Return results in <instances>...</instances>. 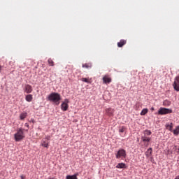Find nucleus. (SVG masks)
<instances>
[{
  "mask_svg": "<svg viewBox=\"0 0 179 179\" xmlns=\"http://www.w3.org/2000/svg\"><path fill=\"white\" fill-rule=\"evenodd\" d=\"M148 108H143L141 113V115H146L148 114Z\"/></svg>",
  "mask_w": 179,
  "mask_h": 179,
  "instance_id": "obj_19",
  "label": "nucleus"
},
{
  "mask_svg": "<svg viewBox=\"0 0 179 179\" xmlns=\"http://www.w3.org/2000/svg\"><path fill=\"white\" fill-rule=\"evenodd\" d=\"M82 82H85V83H90L88 80H87V78H83L81 79Z\"/></svg>",
  "mask_w": 179,
  "mask_h": 179,
  "instance_id": "obj_24",
  "label": "nucleus"
},
{
  "mask_svg": "<svg viewBox=\"0 0 179 179\" xmlns=\"http://www.w3.org/2000/svg\"><path fill=\"white\" fill-rule=\"evenodd\" d=\"M15 142H20L22 139H24V132L22 128L17 131V133L14 134Z\"/></svg>",
  "mask_w": 179,
  "mask_h": 179,
  "instance_id": "obj_2",
  "label": "nucleus"
},
{
  "mask_svg": "<svg viewBox=\"0 0 179 179\" xmlns=\"http://www.w3.org/2000/svg\"><path fill=\"white\" fill-rule=\"evenodd\" d=\"M26 101H28V103H30L33 101V95L28 94L25 96Z\"/></svg>",
  "mask_w": 179,
  "mask_h": 179,
  "instance_id": "obj_11",
  "label": "nucleus"
},
{
  "mask_svg": "<svg viewBox=\"0 0 179 179\" xmlns=\"http://www.w3.org/2000/svg\"><path fill=\"white\" fill-rule=\"evenodd\" d=\"M50 143L48 142L47 141H45V139L42 140L41 145L43 146V148H46L47 149H48V146H49Z\"/></svg>",
  "mask_w": 179,
  "mask_h": 179,
  "instance_id": "obj_9",
  "label": "nucleus"
},
{
  "mask_svg": "<svg viewBox=\"0 0 179 179\" xmlns=\"http://www.w3.org/2000/svg\"><path fill=\"white\" fill-rule=\"evenodd\" d=\"M2 70V66H0V72Z\"/></svg>",
  "mask_w": 179,
  "mask_h": 179,
  "instance_id": "obj_31",
  "label": "nucleus"
},
{
  "mask_svg": "<svg viewBox=\"0 0 179 179\" xmlns=\"http://www.w3.org/2000/svg\"><path fill=\"white\" fill-rule=\"evenodd\" d=\"M144 136H149V135H152V131H150V130H145L144 131Z\"/></svg>",
  "mask_w": 179,
  "mask_h": 179,
  "instance_id": "obj_22",
  "label": "nucleus"
},
{
  "mask_svg": "<svg viewBox=\"0 0 179 179\" xmlns=\"http://www.w3.org/2000/svg\"><path fill=\"white\" fill-rule=\"evenodd\" d=\"M141 139H142L143 142H150V138L146 137V136H143L141 137Z\"/></svg>",
  "mask_w": 179,
  "mask_h": 179,
  "instance_id": "obj_14",
  "label": "nucleus"
},
{
  "mask_svg": "<svg viewBox=\"0 0 179 179\" xmlns=\"http://www.w3.org/2000/svg\"><path fill=\"white\" fill-rule=\"evenodd\" d=\"M24 127H27V128H29V124L28 123H25L24 124Z\"/></svg>",
  "mask_w": 179,
  "mask_h": 179,
  "instance_id": "obj_28",
  "label": "nucleus"
},
{
  "mask_svg": "<svg viewBox=\"0 0 179 179\" xmlns=\"http://www.w3.org/2000/svg\"><path fill=\"white\" fill-rule=\"evenodd\" d=\"M21 178H24L23 177V176H21Z\"/></svg>",
  "mask_w": 179,
  "mask_h": 179,
  "instance_id": "obj_32",
  "label": "nucleus"
},
{
  "mask_svg": "<svg viewBox=\"0 0 179 179\" xmlns=\"http://www.w3.org/2000/svg\"><path fill=\"white\" fill-rule=\"evenodd\" d=\"M48 62L50 66H54V61H52V59H48Z\"/></svg>",
  "mask_w": 179,
  "mask_h": 179,
  "instance_id": "obj_21",
  "label": "nucleus"
},
{
  "mask_svg": "<svg viewBox=\"0 0 179 179\" xmlns=\"http://www.w3.org/2000/svg\"><path fill=\"white\" fill-rule=\"evenodd\" d=\"M173 87L176 92H179V76L176 77L174 83L173 84Z\"/></svg>",
  "mask_w": 179,
  "mask_h": 179,
  "instance_id": "obj_5",
  "label": "nucleus"
},
{
  "mask_svg": "<svg viewBox=\"0 0 179 179\" xmlns=\"http://www.w3.org/2000/svg\"><path fill=\"white\" fill-rule=\"evenodd\" d=\"M174 149H175L176 153H179V147H177V145H175Z\"/></svg>",
  "mask_w": 179,
  "mask_h": 179,
  "instance_id": "obj_25",
  "label": "nucleus"
},
{
  "mask_svg": "<svg viewBox=\"0 0 179 179\" xmlns=\"http://www.w3.org/2000/svg\"><path fill=\"white\" fill-rule=\"evenodd\" d=\"M78 176H79L78 173H75L74 175H69L66 176V179H78Z\"/></svg>",
  "mask_w": 179,
  "mask_h": 179,
  "instance_id": "obj_12",
  "label": "nucleus"
},
{
  "mask_svg": "<svg viewBox=\"0 0 179 179\" xmlns=\"http://www.w3.org/2000/svg\"><path fill=\"white\" fill-rule=\"evenodd\" d=\"M26 117H27V113H22L20 115V118L22 120H24V118H26Z\"/></svg>",
  "mask_w": 179,
  "mask_h": 179,
  "instance_id": "obj_16",
  "label": "nucleus"
},
{
  "mask_svg": "<svg viewBox=\"0 0 179 179\" xmlns=\"http://www.w3.org/2000/svg\"><path fill=\"white\" fill-rule=\"evenodd\" d=\"M48 100L55 103L58 106L61 100V95L57 92H52L48 96Z\"/></svg>",
  "mask_w": 179,
  "mask_h": 179,
  "instance_id": "obj_1",
  "label": "nucleus"
},
{
  "mask_svg": "<svg viewBox=\"0 0 179 179\" xmlns=\"http://www.w3.org/2000/svg\"><path fill=\"white\" fill-rule=\"evenodd\" d=\"M127 44V41L122 39L120 42L117 43V45H125Z\"/></svg>",
  "mask_w": 179,
  "mask_h": 179,
  "instance_id": "obj_17",
  "label": "nucleus"
},
{
  "mask_svg": "<svg viewBox=\"0 0 179 179\" xmlns=\"http://www.w3.org/2000/svg\"><path fill=\"white\" fill-rule=\"evenodd\" d=\"M173 113V110L166 108H160L158 110V114L159 115H164L166 114H171Z\"/></svg>",
  "mask_w": 179,
  "mask_h": 179,
  "instance_id": "obj_4",
  "label": "nucleus"
},
{
  "mask_svg": "<svg viewBox=\"0 0 179 179\" xmlns=\"http://www.w3.org/2000/svg\"><path fill=\"white\" fill-rule=\"evenodd\" d=\"M151 111H155V108L154 107L151 108Z\"/></svg>",
  "mask_w": 179,
  "mask_h": 179,
  "instance_id": "obj_29",
  "label": "nucleus"
},
{
  "mask_svg": "<svg viewBox=\"0 0 179 179\" xmlns=\"http://www.w3.org/2000/svg\"><path fill=\"white\" fill-rule=\"evenodd\" d=\"M127 157V152L124 149H120L116 153V159H125Z\"/></svg>",
  "mask_w": 179,
  "mask_h": 179,
  "instance_id": "obj_3",
  "label": "nucleus"
},
{
  "mask_svg": "<svg viewBox=\"0 0 179 179\" xmlns=\"http://www.w3.org/2000/svg\"><path fill=\"white\" fill-rule=\"evenodd\" d=\"M83 68H92V64H83Z\"/></svg>",
  "mask_w": 179,
  "mask_h": 179,
  "instance_id": "obj_23",
  "label": "nucleus"
},
{
  "mask_svg": "<svg viewBox=\"0 0 179 179\" xmlns=\"http://www.w3.org/2000/svg\"><path fill=\"white\" fill-rule=\"evenodd\" d=\"M50 139H51V136H46L45 138V140H46V141H50Z\"/></svg>",
  "mask_w": 179,
  "mask_h": 179,
  "instance_id": "obj_26",
  "label": "nucleus"
},
{
  "mask_svg": "<svg viewBox=\"0 0 179 179\" xmlns=\"http://www.w3.org/2000/svg\"><path fill=\"white\" fill-rule=\"evenodd\" d=\"M175 179H179V176H177Z\"/></svg>",
  "mask_w": 179,
  "mask_h": 179,
  "instance_id": "obj_30",
  "label": "nucleus"
},
{
  "mask_svg": "<svg viewBox=\"0 0 179 179\" xmlns=\"http://www.w3.org/2000/svg\"><path fill=\"white\" fill-rule=\"evenodd\" d=\"M116 169H127V165L125 163H119L117 164Z\"/></svg>",
  "mask_w": 179,
  "mask_h": 179,
  "instance_id": "obj_10",
  "label": "nucleus"
},
{
  "mask_svg": "<svg viewBox=\"0 0 179 179\" xmlns=\"http://www.w3.org/2000/svg\"><path fill=\"white\" fill-rule=\"evenodd\" d=\"M103 82L105 84L111 83V78L108 77V76H104L103 77Z\"/></svg>",
  "mask_w": 179,
  "mask_h": 179,
  "instance_id": "obj_7",
  "label": "nucleus"
},
{
  "mask_svg": "<svg viewBox=\"0 0 179 179\" xmlns=\"http://www.w3.org/2000/svg\"><path fill=\"white\" fill-rule=\"evenodd\" d=\"M68 103H69V100L65 99V101L62 103L61 108L62 111H66V110H68V108L69 107Z\"/></svg>",
  "mask_w": 179,
  "mask_h": 179,
  "instance_id": "obj_6",
  "label": "nucleus"
},
{
  "mask_svg": "<svg viewBox=\"0 0 179 179\" xmlns=\"http://www.w3.org/2000/svg\"><path fill=\"white\" fill-rule=\"evenodd\" d=\"M166 127L169 129V131H173V123L166 124Z\"/></svg>",
  "mask_w": 179,
  "mask_h": 179,
  "instance_id": "obj_15",
  "label": "nucleus"
},
{
  "mask_svg": "<svg viewBox=\"0 0 179 179\" xmlns=\"http://www.w3.org/2000/svg\"><path fill=\"white\" fill-rule=\"evenodd\" d=\"M173 134L178 135L179 134V126L176 127V129L173 131Z\"/></svg>",
  "mask_w": 179,
  "mask_h": 179,
  "instance_id": "obj_20",
  "label": "nucleus"
},
{
  "mask_svg": "<svg viewBox=\"0 0 179 179\" xmlns=\"http://www.w3.org/2000/svg\"><path fill=\"white\" fill-rule=\"evenodd\" d=\"M145 156L147 157H150L152 156V148H148L145 152Z\"/></svg>",
  "mask_w": 179,
  "mask_h": 179,
  "instance_id": "obj_13",
  "label": "nucleus"
},
{
  "mask_svg": "<svg viewBox=\"0 0 179 179\" xmlns=\"http://www.w3.org/2000/svg\"><path fill=\"white\" fill-rule=\"evenodd\" d=\"M106 113L107 114H108V115H113L114 110H113L112 108H108L106 110Z\"/></svg>",
  "mask_w": 179,
  "mask_h": 179,
  "instance_id": "obj_18",
  "label": "nucleus"
},
{
  "mask_svg": "<svg viewBox=\"0 0 179 179\" xmlns=\"http://www.w3.org/2000/svg\"><path fill=\"white\" fill-rule=\"evenodd\" d=\"M118 47H122V45H119Z\"/></svg>",
  "mask_w": 179,
  "mask_h": 179,
  "instance_id": "obj_33",
  "label": "nucleus"
},
{
  "mask_svg": "<svg viewBox=\"0 0 179 179\" xmlns=\"http://www.w3.org/2000/svg\"><path fill=\"white\" fill-rule=\"evenodd\" d=\"M31 92H33V87L29 85H25L24 92L25 93H31Z\"/></svg>",
  "mask_w": 179,
  "mask_h": 179,
  "instance_id": "obj_8",
  "label": "nucleus"
},
{
  "mask_svg": "<svg viewBox=\"0 0 179 179\" xmlns=\"http://www.w3.org/2000/svg\"><path fill=\"white\" fill-rule=\"evenodd\" d=\"M119 132H121V133L124 132V127H122V129L119 130Z\"/></svg>",
  "mask_w": 179,
  "mask_h": 179,
  "instance_id": "obj_27",
  "label": "nucleus"
}]
</instances>
